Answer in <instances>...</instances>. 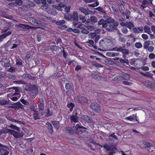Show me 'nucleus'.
I'll use <instances>...</instances> for the list:
<instances>
[{
	"label": "nucleus",
	"mask_w": 155,
	"mask_h": 155,
	"mask_svg": "<svg viewBox=\"0 0 155 155\" xmlns=\"http://www.w3.org/2000/svg\"><path fill=\"white\" fill-rule=\"evenodd\" d=\"M101 107L100 104L96 102L92 103L90 105V108L93 110L98 113L101 112Z\"/></svg>",
	"instance_id": "f257e3e1"
},
{
	"label": "nucleus",
	"mask_w": 155,
	"mask_h": 155,
	"mask_svg": "<svg viewBox=\"0 0 155 155\" xmlns=\"http://www.w3.org/2000/svg\"><path fill=\"white\" fill-rule=\"evenodd\" d=\"M8 132L10 134L12 135L15 138H19L22 137L23 135V133L22 131L21 132L20 131H17L11 129L8 130Z\"/></svg>",
	"instance_id": "f03ea898"
},
{
	"label": "nucleus",
	"mask_w": 155,
	"mask_h": 155,
	"mask_svg": "<svg viewBox=\"0 0 155 155\" xmlns=\"http://www.w3.org/2000/svg\"><path fill=\"white\" fill-rule=\"evenodd\" d=\"M9 29V28H8L6 30L4 29L3 30V32H4V33L0 35V42L2 41L7 36L11 35L12 33V32L11 31L7 32V30Z\"/></svg>",
	"instance_id": "7ed1b4c3"
},
{
	"label": "nucleus",
	"mask_w": 155,
	"mask_h": 155,
	"mask_svg": "<svg viewBox=\"0 0 155 155\" xmlns=\"http://www.w3.org/2000/svg\"><path fill=\"white\" fill-rule=\"evenodd\" d=\"M117 51L121 52L123 54L125 55H127L129 53V51L126 49L123 48V47L121 46L117 48Z\"/></svg>",
	"instance_id": "20e7f679"
},
{
	"label": "nucleus",
	"mask_w": 155,
	"mask_h": 155,
	"mask_svg": "<svg viewBox=\"0 0 155 155\" xmlns=\"http://www.w3.org/2000/svg\"><path fill=\"white\" fill-rule=\"evenodd\" d=\"M74 86L71 83H67L65 85V88L67 91H73Z\"/></svg>",
	"instance_id": "39448f33"
},
{
	"label": "nucleus",
	"mask_w": 155,
	"mask_h": 155,
	"mask_svg": "<svg viewBox=\"0 0 155 155\" xmlns=\"http://www.w3.org/2000/svg\"><path fill=\"white\" fill-rule=\"evenodd\" d=\"M118 30L116 27L114 26L113 24H110L106 28V30L109 32H113L114 30Z\"/></svg>",
	"instance_id": "423d86ee"
},
{
	"label": "nucleus",
	"mask_w": 155,
	"mask_h": 155,
	"mask_svg": "<svg viewBox=\"0 0 155 155\" xmlns=\"http://www.w3.org/2000/svg\"><path fill=\"white\" fill-rule=\"evenodd\" d=\"M72 20H73V22H78V12L76 11H74L72 15Z\"/></svg>",
	"instance_id": "0eeeda50"
},
{
	"label": "nucleus",
	"mask_w": 155,
	"mask_h": 155,
	"mask_svg": "<svg viewBox=\"0 0 155 155\" xmlns=\"http://www.w3.org/2000/svg\"><path fill=\"white\" fill-rule=\"evenodd\" d=\"M144 84L147 87L151 88H155V85L152 83L150 81H146L144 82Z\"/></svg>",
	"instance_id": "6e6552de"
},
{
	"label": "nucleus",
	"mask_w": 155,
	"mask_h": 155,
	"mask_svg": "<svg viewBox=\"0 0 155 155\" xmlns=\"http://www.w3.org/2000/svg\"><path fill=\"white\" fill-rule=\"evenodd\" d=\"M82 118L86 122L90 123H93L94 122L92 119L86 115H84L82 116Z\"/></svg>",
	"instance_id": "1a4fd4ad"
},
{
	"label": "nucleus",
	"mask_w": 155,
	"mask_h": 155,
	"mask_svg": "<svg viewBox=\"0 0 155 155\" xmlns=\"http://www.w3.org/2000/svg\"><path fill=\"white\" fill-rule=\"evenodd\" d=\"M118 35V40L120 42L125 43L126 42V40L125 38L123 37H121V35H122V34H121L119 30H118V31L117 33Z\"/></svg>",
	"instance_id": "9d476101"
},
{
	"label": "nucleus",
	"mask_w": 155,
	"mask_h": 155,
	"mask_svg": "<svg viewBox=\"0 0 155 155\" xmlns=\"http://www.w3.org/2000/svg\"><path fill=\"white\" fill-rule=\"evenodd\" d=\"M9 152L8 150L2 147H0V155H8Z\"/></svg>",
	"instance_id": "9b49d317"
},
{
	"label": "nucleus",
	"mask_w": 155,
	"mask_h": 155,
	"mask_svg": "<svg viewBox=\"0 0 155 155\" xmlns=\"http://www.w3.org/2000/svg\"><path fill=\"white\" fill-rule=\"evenodd\" d=\"M65 129L66 131L71 134H74L76 131V128L74 127L71 128L68 127H66Z\"/></svg>",
	"instance_id": "f8f14e48"
},
{
	"label": "nucleus",
	"mask_w": 155,
	"mask_h": 155,
	"mask_svg": "<svg viewBox=\"0 0 155 155\" xmlns=\"http://www.w3.org/2000/svg\"><path fill=\"white\" fill-rule=\"evenodd\" d=\"M79 10L86 15H88L90 12V11L88 9L87 10L83 7H80L79 8Z\"/></svg>",
	"instance_id": "ddd939ff"
},
{
	"label": "nucleus",
	"mask_w": 155,
	"mask_h": 155,
	"mask_svg": "<svg viewBox=\"0 0 155 155\" xmlns=\"http://www.w3.org/2000/svg\"><path fill=\"white\" fill-rule=\"evenodd\" d=\"M16 25L18 27L22 28L24 30L28 29L29 27V26L27 25L22 23H19L18 25Z\"/></svg>",
	"instance_id": "4468645a"
},
{
	"label": "nucleus",
	"mask_w": 155,
	"mask_h": 155,
	"mask_svg": "<svg viewBox=\"0 0 155 155\" xmlns=\"http://www.w3.org/2000/svg\"><path fill=\"white\" fill-rule=\"evenodd\" d=\"M44 107L43 100L42 98H39V110H42Z\"/></svg>",
	"instance_id": "2eb2a0df"
},
{
	"label": "nucleus",
	"mask_w": 155,
	"mask_h": 155,
	"mask_svg": "<svg viewBox=\"0 0 155 155\" xmlns=\"http://www.w3.org/2000/svg\"><path fill=\"white\" fill-rule=\"evenodd\" d=\"M126 22V27H127L129 29H131L132 28L134 27V25L132 21H127Z\"/></svg>",
	"instance_id": "dca6fc26"
},
{
	"label": "nucleus",
	"mask_w": 155,
	"mask_h": 155,
	"mask_svg": "<svg viewBox=\"0 0 155 155\" xmlns=\"http://www.w3.org/2000/svg\"><path fill=\"white\" fill-rule=\"evenodd\" d=\"M70 118L71 122L77 123L78 122V118L77 116L72 115L70 116Z\"/></svg>",
	"instance_id": "f3484780"
},
{
	"label": "nucleus",
	"mask_w": 155,
	"mask_h": 155,
	"mask_svg": "<svg viewBox=\"0 0 155 155\" xmlns=\"http://www.w3.org/2000/svg\"><path fill=\"white\" fill-rule=\"evenodd\" d=\"M46 124L48 125V127H47L48 129V131L50 134H52L53 132L52 125L51 124V123H50L49 122H48Z\"/></svg>",
	"instance_id": "a211bd4d"
},
{
	"label": "nucleus",
	"mask_w": 155,
	"mask_h": 155,
	"mask_svg": "<svg viewBox=\"0 0 155 155\" xmlns=\"http://www.w3.org/2000/svg\"><path fill=\"white\" fill-rule=\"evenodd\" d=\"M107 41V39L106 38H104L102 40L100 41L99 43V46L100 47L103 48V47L105 46V42Z\"/></svg>",
	"instance_id": "6ab92c4d"
},
{
	"label": "nucleus",
	"mask_w": 155,
	"mask_h": 155,
	"mask_svg": "<svg viewBox=\"0 0 155 155\" xmlns=\"http://www.w3.org/2000/svg\"><path fill=\"white\" fill-rule=\"evenodd\" d=\"M103 147L106 149L107 151H111L114 150V148L111 146L108 145L107 144L103 145Z\"/></svg>",
	"instance_id": "aec40b11"
},
{
	"label": "nucleus",
	"mask_w": 155,
	"mask_h": 155,
	"mask_svg": "<svg viewBox=\"0 0 155 155\" xmlns=\"http://www.w3.org/2000/svg\"><path fill=\"white\" fill-rule=\"evenodd\" d=\"M50 19H51V18L47 17L45 15L41 14L39 15V19L44 21L45 19L50 20Z\"/></svg>",
	"instance_id": "412c9836"
},
{
	"label": "nucleus",
	"mask_w": 155,
	"mask_h": 155,
	"mask_svg": "<svg viewBox=\"0 0 155 155\" xmlns=\"http://www.w3.org/2000/svg\"><path fill=\"white\" fill-rule=\"evenodd\" d=\"M9 100L8 99L6 100L5 99H2L0 100V104L2 105H5L8 104L9 103Z\"/></svg>",
	"instance_id": "4be33fe9"
},
{
	"label": "nucleus",
	"mask_w": 155,
	"mask_h": 155,
	"mask_svg": "<svg viewBox=\"0 0 155 155\" xmlns=\"http://www.w3.org/2000/svg\"><path fill=\"white\" fill-rule=\"evenodd\" d=\"M144 30L145 32L148 34H150V33H152L150 27L147 25H146L144 26Z\"/></svg>",
	"instance_id": "5701e85b"
},
{
	"label": "nucleus",
	"mask_w": 155,
	"mask_h": 155,
	"mask_svg": "<svg viewBox=\"0 0 155 155\" xmlns=\"http://www.w3.org/2000/svg\"><path fill=\"white\" fill-rule=\"evenodd\" d=\"M64 18L68 21L72 20L71 15V14H67L64 15Z\"/></svg>",
	"instance_id": "b1692460"
},
{
	"label": "nucleus",
	"mask_w": 155,
	"mask_h": 155,
	"mask_svg": "<svg viewBox=\"0 0 155 155\" xmlns=\"http://www.w3.org/2000/svg\"><path fill=\"white\" fill-rule=\"evenodd\" d=\"M51 123L53 126L57 129L59 128V122L58 121H51Z\"/></svg>",
	"instance_id": "393cba45"
},
{
	"label": "nucleus",
	"mask_w": 155,
	"mask_h": 155,
	"mask_svg": "<svg viewBox=\"0 0 155 155\" xmlns=\"http://www.w3.org/2000/svg\"><path fill=\"white\" fill-rule=\"evenodd\" d=\"M150 44V43L149 41H146L144 43L143 47L144 49H147L149 47Z\"/></svg>",
	"instance_id": "a878e982"
},
{
	"label": "nucleus",
	"mask_w": 155,
	"mask_h": 155,
	"mask_svg": "<svg viewBox=\"0 0 155 155\" xmlns=\"http://www.w3.org/2000/svg\"><path fill=\"white\" fill-rule=\"evenodd\" d=\"M91 76L92 77L96 80H100L101 78V77L99 76L98 74H92Z\"/></svg>",
	"instance_id": "bb28decb"
},
{
	"label": "nucleus",
	"mask_w": 155,
	"mask_h": 155,
	"mask_svg": "<svg viewBox=\"0 0 155 155\" xmlns=\"http://www.w3.org/2000/svg\"><path fill=\"white\" fill-rule=\"evenodd\" d=\"M34 109V110H33V109H32V110H33L34 111V119L36 120L37 119H39V116L38 114V112L36 110H35Z\"/></svg>",
	"instance_id": "cd10ccee"
},
{
	"label": "nucleus",
	"mask_w": 155,
	"mask_h": 155,
	"mask_svg": "<svg viewBox=\"0 0 155 155\" xmlns=\"http://www.w3.org/2000/svg\"><path fill=\"white\" fill-rule=\"evenodd\" d=\"M9 127L11 128H12L15 130H17L18 131H20V129L19 127H17L16 126L12 125V124H11L9 126Z\"/></svg>",
	"instance_id": "c85d7f7f"
},
{
	"label": "nucleus",
	"mask_w": 155,
	"mask_h": 155,
	"mask_svg": "<svg viewBox=\"0 0 155 155\" xmlns=\"http://www.w3.org/2000/svg\"><path fill=\"white\" fill-rule=\"evenodd\" d=\"M143 147H149L152 146V144L150 143L144 141L143 143L142 144Z\"/></svg>",
	"instance_id": "c756f323"
},
{
	"label": "nucleus",
	"mask_w": 155,
	"mask_h": 155,
	"mask_svg": "<svg viewBox=\"0 0 155 155\" xmlns=\"http://www.w3.org/2000/svg\"><path fill=\"white\" fill-rule=\"evenodd\" d=\"M67 107L70 108V111H72L73 110L74 107V104L72 103H70L68 104Z\"/></svg>",
	"instance_id": "7c9ffc66"
},
{
	"label": "nucleus",
	"mask_w": 155,
	"mask_h": 155,
	"mask_svg": "<svg viewBox=\"0 0 155 155\" xmlns=\"http://www.w3.org/2000/svg\"><path fill=\"white\" fill-rule=\"evenodd\" d=\"M91 21L92 22L96 23L98 21V19L97 17L94 16H91L90 18Z\"/></svg>",
	"instance_id": "2f4dec72"
},
{
	"label": "nucleus",
	"mask_w": 155,
	"mask_h": 155,
	"mask_svg": "<svg viewBox=\"0 0 155 155\" xmlns=\"http://www.w3.org/2000/svg\"><path fill=\"white\" fill-rule=\"evenodd\" d=\"M65 23V21L64 20H60L57 21L56 22V24L57 25H62Z\"/></svg>",
	"instance_id": "473e14b6"
},
{
	"label": "nucleus",
	"mask_w": 155,
	"mask_h": 155,
	"mask_svg": "<svg viewBox=\"0 0 155 155\" xmlns=\"http://www.w3.org/2000/svg\"><path fill=\"white\" fill-rule=\"evenodd\" d=\"M115 20L113 18H109L105 20V21L108 24L113 23L114 22Z\"/></svg>",
	"instance_id": "72a5a7b5"
},
{
	"label": "nucleus",
	"mask_w": 155,
	"mask_h": 155,
	"mask_svg": "<svg viewBox=\"0 0 155 155\" xmlns=\"http://www.w3.org/2000/svg\"><path fill=\"white\" fill-rule=\"evenodd\" d=\"M31 75L29 74H24L22 76V77L24 79H30Z\"/></svg>",
	"instance_id": "f704fd0d"
},
{
	"label": "nucleus",
	"mask_w": 155,
	"mask_h": 155,
	"mask_svg": "<svg viewBox=\"0 0 155 155\" xmlns=\"http://www.w3.org/2000/svg\"><path fill=\"white\" fill-rule=\"evenodd\" d=\"M79 17V19L80 20H82V22L83 23H84L86 21V19H85V17L82 15H79L78 16Z\"/></svg>",
	"instance_id": "c9c22d12"
},
{
	"label": "nucleus",
	"mask_w": 155,
	"mask_h": 155,
	"mask_svg": "<svg viewBox=\"0 0 155 155\" xmlns=\"http://www.w3.org/2000/svg\"><path fill=\"white\" fill-rule=\"evenodd\" d=\"M15 61L16 65H21L22 64V60L20 58L16 59Z\"/></svg>",
	"instance_id": "e433bc0d"
},
{
	"label": "nucleus",
	"mask_w": 155,
	"mask_h": 155,
	"mask_svg": "<svg viewBox=\"0 0 155 155\" xmlns=\"http://www.w3.org/2000/svg\"><path fill=\"white\" fill-rule=\"evenodd\" d=\"M81 24V21L80 22H73V25L74 26L75 28H77V26H80Z\"/></svg>",
	"instance_id": "4c0bfd02"
},
{
	"label": "nucleus",
	"mask_w": 155,
	"mask_h": 155,
	"mask_svg": "<svg viewBox=\"0 0 155 155\" xmlns=\"http://www.w3.org/2000/svg\"><path fill=\"white\" fill-rule=\"evenodd\" d=\"M135 47L137 48H140L142 47V44L140 42H136L135 44Z\"/></svg>",
	"instance_id": "58836bf2"
},
{
	"label": "nucleus",
	"mask_w": 155,
	"mask_h": 155,
	"mask_svg": "<svg viewBox=\"0 0 155 155\" xmlns=\"http://www.w3.org/2000/svg\"><path fill=\"white\" fill-rule=\"evenodd\" d=\"M118 8L119 11L123 16H124L125 15V12H124L122 7L121 5Z\"/></svg>",
	"instance_id": "ea45409f"
},
{
	"label": "nucleus",
	"mask_w": 155,
	"mask_h": 155,
	"mask_svg": "<svg viewBox=\"0 0 155 155\" xmlns=\"http://www.w3.org/2000/svg\"><path fill=\"white\" fill-rule=\"evenodd\" d=\"M99 5L98 2L97 1H96V2L92 4H88V6L90 7H95Z\"/></svg>",
	"instance_id": "a19ab883"
},
{
	"label": "nucleus",
	"mask_w": 155,
	"mask_h": 155,
	"mask_svg": "<svg viewBox=\"0 0 155 155\" xmlns=\"http://www.w3.org/2000/svg\"><path fill=\"white\" fill-rule=\"evenodd\" d=\"M31 84H29L28 86H26L25 88V90L28 91H30L32 90V88L31 87Z\"/></svg>",
	"instance_id": "79ce46f5"
},
{
	"label": "nucleus",
	"mask_w": 155,
	"mask_h": 155,
	"mask_svg": "<svg viewBox=\"0 0 155 155\" xmlns=\"http://www.w3.org/2000/svg\"><path fill=\"white\" fill-rule=\"evenodd\" d=\"M121 31L124 34H127L128 32V29L126 27H123L121 28Z\"/></svg>",
	"instance_id": "37998d69"
},
{
	"label": "nucleus",
	"mask_w": 155,
	"mask_h": 155,
	"mask_svg": "<svg viewBox=\"0 0 155 155\" xmlns=\"http://www.w3.org/2000/svg\"><path fill=\"white\" fill-rule=\"evenodd\" d=\"M123 79L125 80L129 79L130 78V76L129 74H124L122 76Z\"/></svg>",
	"instance_id": "c03bdc74"
},
{
	"label": "nucleus",
	"mask_w": 155,
	"mask_h": 155,
	"mask_svg": "<svg viewBox=\"0 0 155 155\" xmlns=\"http://www.w3.org/2000/svg\"><path fill=\"white\" fill-rule=\"evenodd\" d=\"M104 62L105 64H112L113 63V62L112 61L107 59H105L104 60Z\"/></svg>",
	"instance_id": "a18cd8bd"
},
{
	"label": "nucleus",
	"mask_w": 155,
	"mask_h": 155,
	"mask_svg": "<svg viewBox=\"0 0 155 155\" xmlns=\"http://www.w3.org/2000/svg\"><path fill=\"white\" fill-rule=\"evenodd\" d=\"M96 10L100 11L102 13H104L105 14H106V12H105V11L104 10L103 8H102L101 7H99L98 8H96Z\"/></svg>",
	"instance_id": "49530a36"
},
{
	"label": "nucleus",
	"mask_w": 155,
	"mask_h": 155,
	"mask_svg": "<svg viewBox=\"0 0 155 155\" xmlns=\"http://www.w3.org/2000/svg\"><path fill=\"white\" fill-rule=\"evenodd\" d=\"M121 77L120 76L119 77H115L114 78L112 79V81H120L121 80Z\"/></svg>",
	"instance_id": "de8ad7c7"
},
{
	"label": "nucleus",
	"mask_w": 155,
	"mask_h": 155,
	"mask_svg": "<svg viewBox=\"0 0 155 155\" xmlns=\"http://www.w3.org/2000/svg\"><path fill=\"white\" fill-rule=\"evenodd\" d=\"M111 8L114 13H116L117 12V8L115 5H113L112 6Z\"/></svg>",
	"instance_id": "09e8293b"
},
{
	"label": "nucleus",
	"mask_w": 155,
	"mask_h": 155,
	"mask_svg": "<svg viewBox=\"0 0 155 155\" xmlns=\"http://www.w3.org/2000/svg\"><path fill=\"white\" fill-rule=\"evenodd\" d=\"M81 32L84 34H87L89 33V31L87 29H86L84 28L81 31Z\"/></svg>",
	"instance_id": "8fccbe9b"
},
{
	"label": "nucleus",
	"mask_w": 155,
	"mask_h": 155,
	"mask_svg": "<svg viewBox=\"0 0 155 155\" xmlns=\"http://www.w3.org/2000/svg\"><path fill=\"white\" fill-rule=\"evenodd\" d=\"M125 120H127L130 121H133L135 120L134 118H133V115L130 116L128 117H126L125 118Z\"/></svg>",
	"instance_id": "3c124183"
},
{
	"label": "nucleus",
	"mask_w": 155,
	"mask_h": 155,
	"mask_svg": "<svg viewBox=\"0 0 155 155\" xmlns=\"http://www.w3.org/2000/svg\"><path fill=\"white\" fill-rule=\"evenodd\" d=\"M8 78L9 79L15 80L16 78V77L15 76L11 75V74H9L8 76Z\"/></svg>",
	"instance_id": "603ef678"
},
{
	"label": "nucleus",
	"mask_w": 155,
	"mask_h": 155,
	"mask_svg": "<svg viewBox=\"0 0 155 155\" xmlns=\"http://www.w3.org/2000/svg\"><path fill=\"white\" fill-rule=\"evenodd\" d=\"M15 2L16 4L19 6L22 4V1L21 0H15Z\"/></svg>",
	"instance_id": "864d4df0"
},
{
	"label": "nucleus",
	"mask_w": 155,
	"mask_h": 155,
	"mask_svg": "<svg viewBox=\"0 0 155 155\" xmlns=\"http://www.w3.org/2000/svg\"><path fill=\"white\" fill-rule=\"evenodd\" d=\"M21 104V103L19 101L18 102L16 103H14V107L18 108Z\"/></svg>",
	"instance_id": "5fc2aeb1"
},
{
	"label": "nucleus",
	"mask_w": 155,
	"mask_h": 155,
	"mask_svg": "<svg viewBox=\"0 0 155 155\" xmlns=\"http://www.w3.org/2000/svg\"><path fill=\"white\" fill-rule=\"evenodd\" d=\"M141 36L143 38L146 40L148 39L149 38L148 35L145 34H142L141 35Z\"/></svg>",
	"instance_id": "6e6d98bb"
},
{
	"label": "nucleus",
	"mask_w": 155,
	"mask_h": 155,
	"mask_svg": "<svg viewBox=\"0 0 155 155\" xmlns=\"http://www.w3.org/2000/svg\"><path fill=\"white\" fill-rule=\"evenodd\" d=\"M89 36L91 38H95L97 36L96 34V33H90L89 34Z\"/></svg>",
	"instance_id": "4d7b16f0"
},
{
	"label": "nucleus",
	"mask_w": 155,
	"mask_h": 155,
	"mask_svg": "<svg viewBox=\"0 0 155 155\" xmlns=\"http://www.w3.org/2000/svg\"><path fill=\"white\" fill-rule=\"evenodd\" d=\"M52 7L59 11H61L62 10V8L60 7L58 5H53Z\"/></svg>",
	"instance_id": "13d9d810"
},
{
	"label": "nucleus",
	"mask_w": 155,
	"mask_h": 155,
	"mask_svg": "<svg viewBox=\"0 0 155 155\" xmlns=\"http://www.w3.org/2000/svg\"><path fill=\"white\" fill-rule=\"evenodd\" d=\"M50 48L52 49L55 51H57L58 48L55 45H52L51 46Z\"/></svg>",
	"instance_id": "bf43d9fd"
},
{
	"label": "nucleus",
	"mask_w": 155,
	"mask_h": 155,
	"mask_svg": "<svg viewBox=\"0 0 155 155\" xmlns=\"http://www.w3.org/2000/svg\"><path fill=\"white\" fill-rule=\"evenodd\" d=\"M34 21L35 20L34 22L32 21L31 22L32 25H37L38 24V21L37 19H33Z\"/></svg>",
	"instance_id": "052dcab7"
},
{
	"label": "nucleus",
	"mask_w": 155,
	"mask_h": 155,
	"mask_svg": "<svg viewBox=\"0 0 155 155\" xmlns=\"http://www.w3.org/2000/svg\"><path fill=\"white\" fill-rule=\"evenodd\" d=\"M58 28L61 29H63L67 28V27L65 25H59Z\"/></svg>",
	"instance_id": "680f3d73"
},
{
	"label": "nucleus",
	"mask_w": 155,
	"mask_h": 155,
	"mask_svg": "<svg viewBox=\"0 0 155 155\" xmlns=\"http://www.w3.org/2000/svg\"><path fill=\"white\" fill-rule=\"evenodd\" d=\"M80 129H81L79 130L81 131V133L85 132L87 129V128L83 127H82Z\"/></svg>",
	"instance_id": "e2e57ef3"
},
{
	"label": "nucleus",
	"mask_w": 155,
	"mask_h": 155,
	"mask_svg": "<svg viewBox=\"0 0 155 155\" xmlns=\"http://www.w3.org/2000/svg\"><path fill=\"white\" fill-rule=\"evenodd\" d=\"M125 85H131L132 84V83L131 82H129L126 81H124L122 82Z\"/></svg>",
	"instance_id": "0e129e2a"
},
{
	"label": "nucleus",
	"mask_w": 155,
	"mask_h": 155,
	"mask_svg": "<svg viewBox=\"0 0 155 155\" xmlns=\"http://www.w3.org/2000/svg\"><path fill=\"white\" fill-rule=\"evenodd\" d=\"M149 58L150 59H153L155 58V54L153 53H151L149 55Z\"/></svg>",
	"instance_id": "69168bd1"
},
{
	"label": "nucleus",
	"mask_w": 155,
	"mask_h": 155,
	"mask_svg": "<svg viewBox=\"0 0 155 155\" xmlns=\"http://www.w3.org/2000/svg\"><path fill=\"white\" fill-rule=\"evenodd\" d=\"M51 14L53 15H57V12L55 9H52Z\"/></svg>",
	"instance_id": "338daca9"
},
{
	"label": "nucleus",
	"mask_w": 155,
	"mask_h": 155,
	"mask_svg": "<svg viewBox=\"0 0 155 155\" xmlns=\"http://www.w3.org/2000/svg\"><path fill=\"white\" fill-rule=\"evenodd\" d=\"M47 114H45V116L48 117L51 115V113L50 112V110L48 108L47 109Z\"/></svg>",
	"instance_id": "774afa93"
}]
</instances>
